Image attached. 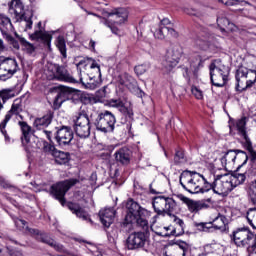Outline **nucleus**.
<instances>
[{"mask_svg": "<svg viewBox=\"0 0 256 256\" xmlns=\"http://www.w3.org/2000/svg\"><path fill=\"white\" fill-rule=\"evenodd\" d=\"M14 223L20 231H24L25 233H29L30 235H39V230L29 228V226H27V221L23 219L17 218L14 220Z\"/></svg>", "mask_w": 256, "mask_h": 256, "instance_id": "72a5a7b5", "label": "nucleus"}, {"mask_svg": "<svg viewBox=\"0 0 256 256\" xmlns=\"http://www.w3.org/2000/svg\"><path fill=\"white\" fill-rule=\"evenodd\" d=\"M98 95L99 97H101L102 99L107 97V95H109V92L107 91V86H104L103 89H100L98 91Z\"/></svg>", "mask_w": 256, "mask_h": 256, "instance_id": "69168bd1", "label": "nucleus"}, {"mask_svg": "<svg viewBox=\"0 0 256 256\" xmlns=\"http://www.w3.org/2000/svg\"><path fill=\"white\" fill-rule=\"evenodd\" d=\"M54 158L58 165H65L69 162V153L57 150L54 153Z\"/></svg>", "mask_w": 256, "mask_h": 256, "instance_id": "37998d69", "label": "nucleus"}, {"mask_svg": "<svg viewBox=\"0 0 256 256\" xmlns=\"http://www.w3.org/2000/svg\"><path fill=\"white\" fill-rule=\"evenodd\" d=\"M102 15H104V17H108V19H102V25L108 27L114 35H117L119 33V29L114 27V25H123V23H125L129 18V11L126 8H114L110 12L102 10ZM111 17H114V20L109 19Z\"/></svg>", "mask_w": 256, "mask_h": 256, "instance_id": "7ed1b4c3", "label": "nucleus"}, {"mask_svg": "<svg viewBox=\"0 0 256 256\" xmlns=\"http://www.w3.org/2000/svg\"><path fill=\"white\" fill-rule=\"evenodd\" d=\"M99 219L104 227H111L115 219V209L104 208L99 211Z\"/></svg>", "mask_w": 256, "mask_h": 256, "instance_id": "393cba45", "label": "nucleus"}, {"mask_svg": "<svg viewBox=\"0 0 256 256\" xmlns=\"http://www.w3.org/2000/svg\"><path fill=\"white\" fill-rule=\"evenodd\" d=\"M207 61V58H203L201 55H196L194 58L190 61V67H193L195 73L199 71V69H202L204 67V63Z\"/></svg>", "mask_w": 256, "mask_h": 256, "instance_id": "ea45409f", "label": "nucleus"}, {"mask_svg": "<svg viewBox=\"0 0 256 256\" xmlns=\"http://www.w3.org/2000/svg\"><path fill=\"white\" fill-rule=\"evenodd\" d=\"M236 161L235 164L238 165L237 169H241L244 165H247V162L249 161V155H247V152L243 150H236Z\"/></svg>", "mask_w": 256, "mask_h": 256, "instance_id": "58836bf2", "label": "nucleus"}, {"mask_svg": "<svg viewBox=\"0 0 256 256\" xmlns=\"http://www.w3.org/2000/svg\"><path fill=\"white\" fill-rule=\"evenodd\" d=\"M56 47L58 51H60L62 58L67 59V43L65 42V38L63 36H58L56 39Z\"/></svg>", "mask_w": 256, "mask_h": 256, "instance_id": "79ce46f5", "label": "nucleus"}, {"mask_svg": "<svg viewBox=\"0 0 256 256\" xmlns=\"http://www.w3.org/2000/svg\"><path fill=\"white\" fill-rule=\"evenodd\" d=\"M236 91H245L256 83V70L241 67L236 71Z\"/></svg>", "mask_w": 256, "mask_h": 256, "instance_id": "6e6552de", "label": "nucleus"}, {"mask_svg": "<svg viewBox=\"0 0 256 256\" xmlns=\"http://www.w3.org/2000/svg\"><path fill=\"white\" fill-rule=\"evenodd\" d=\"M205 182V176L197 172L184 171L179 178L181 187L192 195L201 193V185Z\"/></svg>", "mask_w": 256, "mask_h": 256, "instance_id": "f03ea898", "label": "nucleus"}, {"mask_svg": "<svg viewBox=\"0 0 256 256\" xmlns=\"http://www.w3.org/2000/svg\"><path fill=\"white\" fill-rule=\"evenodd\" d=\"M109 107H115L120 111L126 119H133V108L125 106L121 99H111L108 102Z\"/></svg>", "mask_w": 256, "mask_h": 256, "instance_id": "412c9836", "label": "nucleus"}, {"mask_svg": "<svg viewBox=\"0 0 256 256\" xmlns=\"http://www.w3.org/2000/svg\"><path fill=\"white\" fill-rule=\"evenodd\" d=\"M217 25L220 27L221 31H225V29H228V31H233V23L227 19V16H225V12L223 11L219 12L217 17Z\"/></svg>", "mask_w": 256, "mask_h": 256, "instance_id": "2f4dec72", "label": "nucleus"}, {"mask_svg": "<svg viewBox=\"0 0 256 256\" xmlns=\"http://www.w3.org/2000/svg\"><path fill=\"white\" fill-rule=\"evenodd\" d=\"M210 79L215 87H225L229 77V68L221 60H214L210 66Z\"/></svg>", "mask_w": 256, "mask_h": 256, "instance_id": "423d86ee", "label": "nucleus"}, {"mask_svg": "<svg viewBox=\"0 0 256 256\" xmlns=\"http://www.w3.org/2000/svg\"><path fill=\"white\" fill-rule=\"evenodd\" d=\"M21 113H23V103L21 102V100L16 99L14 100L11 109L7 112L5 118L0 123V131L2 135H4L5 139L9 140V135H7V130H5V127H7V123L11 121L12 117H16V119H20L21 121H23L25 117H23Z\"/></svg>", "mask_w": 256, "mask_h": 256, "instance_id": "ddd939ff", "label": "nucleus"}, {"mask_svg": "<svg viewBox=\"0 0 256 256\" xmlns=\"http://www.w3.org/2000/svg\"><path fill=\"white\" fill-rule=\"evenodd\" d=\"M36 235H37V240L40 241V243H45L46 245H49V247H52L56 251L61 250V246H59V244H57V242H55L53 238L49 237V235L45 233H39V232Z\"/></svg>", "mask_w": 256, "mask_h": 256, "instance_id": "473e14b6", "label": "nucleus"}, {"mask_svg": "<svg viewBox=\"0 0 256 256\" xmlns=\"http://www.w3.org/2000/svg\"><path fill=\"white\" fill-rule=\"evenodd\" d=\"M90 67V71L87 75L89 81H84L85 87L87 89H96V87H99V84L101 83V66L97 63V61L93 60L92 58H82L77 64V72L79 71L82 73L81 69H87V67Z\"/></svg>", "mask_w": 256, "mask_h": 256, "instance_id": "f257e3e1", "label": "nucleus"}, {"mask_svg": "<svg viewBox=\"0 0 256 256\" xmlns=\"http://www.w3.org/2000/svg\"><path fill=\"white\" fill-rule=\"evenodd\" d=\"M246 219L252 227V229L256 230V210H248Z\"/></svg>", "mask_w": 256, "mask_h": 256, "instance_id": "de8ad7c7", "label": "nucleus"}, {"mask_svg": "<svg viewBox=\"0 0 256 256\" xmlns=\"http://www.w3.org/2000/svg\"><path fill=\"white\" fill-rule=\"evenodd\" d=\"M41 22H38L37 27L38 29L35 30L33 34L30 35V39L33 41H42L45 45L48 47H51V39H53V36L51 34L43 31V28H41Z\"/></svg>", "mask_w": 256, "mask_h": 256, "instance_id": "aec40b11", "label": "nucleus"}, {"mask_svg": "<svg viewBox=\"0 0 256 256\" xmlns=\"http://www.w3.org/2000/svg\"><path fill=\"white\" fill-rule=\"evenodd\" d=\"M19 41L21 45H23L24 49H26L27 53H33L35 51V46L33 44L26 41L25 38L19 37Z\"/></svg>", "mask_w": 256, "mask_h": 256, "instance_id": "864d4df0", "label": "nucleus"}, {"mask_svg": "<svg viewBox=\"0 0 256 256\" xmlns=\"http://www.w3.org/2000/svg\"><path fill=\"white\" fill-rule=\"evenodd\" d=\"M124 79L125 80L121 82L122 85H125L131 93L140 94V97H143V92L139 89V86H137V80H135L133 76L125 74Z\"/></svg>", "mask_w": 256, "mask_h": 256, "instance_id": "c85d7f7f", "label": "nucleus"}, {"mask_svg": "<svg viewBox=\"0 0 256 256\" xmlns=\"http://www.w3.org/2000/svg\"><path fill=\"white\" fill-rule=\"evenodd\" d=\"M43 151L44 153H48V155H52V157H54L55 153H57L55 146L47 141L43 142Z\"/></svg>", "mask_w": 256, "mask_h": 256, "instance_id": "3c124183", "label": "nucleus"}, {"mask_svg": "<svg viewBox=\"0 0 256 256\" xmlns=\"http://www.w3.org/2000/svg\"><path fill=\"white\" fill-rule=\"evenodd\" d=\"M73 130L69 126H62L55 135V140L61 147L64 145H69L73 141Z\"/></svg>", "mask_w": 256, "mask_h": 256, "instance_id": "6ab92c4d", "label": "nucleus"}, {"mask_svg": "<svg viewBox=\"0 0 256 256\" xmlns=\"http://www.w3.org/2000/svg\"><path fill=\"white\" fill-rule=\"evenodd\" d=\"M17 71H19V64L15 58H0V81H7L8 79H11Z\"/></svg>", "mask_w": 256, "mask_h": 256, "instance_id": "4468645a", "label": "nucleus"}, {"mask_svg": "<svg viewBox=\"0 0 256 256\" xmlns=\"http://www.w3.org/2000/svg\"><path fill=\"white\" fill-rule=\"evenodd\" d=\"M181 57H183V48L179 45L171 46L170 49L167 50L165 60L162 63L164 73H171V71L179 65Z\"/></svg>", "mask_w": 256, "mask_h": 256, "instance_id": "9b49d317", "label": "nucleus"}, {"mask_svg": "<svg viewBox=\"0 0 256 256\" xmlns=\"http://www.w3.org/2000/svg\"><path fill=\"white\" fill-rule=\"evenodd\" d=\"M0 185L1 187H3L4 189H8V187H11V185L9 184V182L7 180H5V178L3 176H0Z\"/></svg>", "mask_w": 256, "mask_h": 256, "instance_id": "774afa93", "label": "nucleus"}, {"mask_svg": "<svg viewBox=\"0 0 256 256\" xmlns=\"http://www.w3.org/2000/svg\"><path fill=\"white\" fill-rule=\"evenodd\" d=\"M151 69V64L150 63H144L140 64L138 66H135L134 71L137 75H143L147 73Z\"/></svg>", "mask_w": 256, "mask_h": 256, "instance_id": "09e8293b", "label": "nucleus"}, {"mask_svg": "<svg viewBox=\"0 0 256 256\" xmlns=\"http://www.w3.org/2000/svg\"><path fill=\"white\" fill-rule=\"evenodd\" d=\"M151 217V212L147 209L140 206V209L138 210V213L136 214V219H147Z\"/></svg>", "mask_w": 256, "mask_h": 256, "instance_id": "13d9d810", "label": "nucleus"}, {"mask_svg": "<svg viewBox=\"0 0 256 256\" xmlns=\"http://www.w3.org/2000/svg\"><path fill=\"white\" fill-rule=\"evenodd\" d=\"M165 35H167V27L159 26V29L154 32L155 39L163 40Z\"/></svg>", "mask_w": 256, "mask_h": 256, "instance_id": "6e6d98bb", "label": "nucleus"}, {"mask_svg": "<svg viewBox=\"0 0 256 256\" xmlns=\"http://www.w3.org/2000/svg\"><path fill=\"white\" fill-rule=\"evenodd\" d=\"M192 95L196 97V99H203V92L197 88V87H192Z\"/></svg>", "mask_w": 256, "mask_h": 256, "instance_id": "e2e57ef3", "label": "nucleus"}, {"mask_svg": "<svg viewBox=\"0 0 256 256\" xmlns=\"http://www.w3.org/2000/svg\"><path fill=\"white\" fill-rule=\"evenodd\" d=\"M11 27H13L11 18L3 13H0V29H11Z\"/></svg>", "mask_w": 256, "mask_h": 256, "instance_id": "a18cd8bd", "label": "nucleus"}, {"mask_svg": "<svg viewBox=\"0 0 256 256\" xmlns=\"http://www.w3.org/2000/svg\"><path fill=\"white\" fill-rule=\"evenodd\" d=\"M133 152L127 147L120 148L114 153L116 163L120 165H129Z\"/></svg>", "mask_w": 256, "mask_h": 256, "instance_id": "4be33fe9", "label": "nucleus"}, {"mask_svg": "<svg viewBox=\"0 0 256 256\" xmlns=\"http://www.w3.org/2000/svg\"><path fill=\"white\" fill-rule=\"evenodd\" d=\"M219 3H223L226 7H233V5H239V0H218Z\"/></svg>", "mask_w": 256, "mask_h": 256, "instance_id": "680f3d73", "label": "nucleus"}, {"mask_svg": "<svg viewBox=\"0 0 256 256\" xmlns=\"http://www.w3.org/2000/svg\"><path fill=\"white\" fill-rule=\"evenodd\" d=\"M73 129L80 139H87L91 135V122L85 111L79 112L73 119Z\"/></svg>", "mask_w": 256, "mask_h": 256, "instance_id": "1a4fd4ad", "label": "nucleus"}, {"mask_svg": "<svg viewBox=\"0 0 256 256\" xmlns=\"http://www.w3.org/2000/svg\"><path fill=\"white\" fill-rule=\"evenodd\" d=\"M152 207L157 215L171 216L174 211H177V201L172 197L156 196L152 201Z\"/></svg>", "mask_w": 256, "mask_h": 256, "instance_id": "0eeeda50", "label": "nucleus"}, {"mask_svg": "<svg viewBox=\"0 0 256 256\" xmlns=\"http://www.w3.org/2000/svg\"><path fill=\"white\" fill-rule=\"evenodd\" d=\"M246 125H247V121L245 120V118H241L236 122L238 134L240 135V137L244 139V143H247V141H251V139L247 135Z\"/></svg>", "mask_w": 256, "mask_h": 256, "instance_id": "f704fd0d", "label": "nucleus"}, {"mask_svg": "<svg viewBox=\"0 0 256 256\" xmlns=\"http://www.w3.org/2000/svg\"><path fill=\"white\" fill-rule=\"evenodd\" d=\"M194 225L198 231H210V229H213L212 222H196Z\"/></svg>", "mask_w": 256, "mask_h": 256, "instance_id": "8fccbe9b", "label": "nucleus"}, {"mask_svg": "<svg viewBox=\"0 0 256 256\" xmlns=\"http://www.w3.org/2000/svg\"><path fill=\"white\" fill-rule=\"evenodd\" d=\"M25 145L27 151H35V149H41V141L35 136H30L28 141L22 142Z\"/></svg>", "mask_w": 256, "mask_h": 256, "instance_id": "4c0bfd02", "label": "nucleus"}, {"mask_svg": "<svg viewBox=\"0 0 256 256\" xmlns=\"http://www.w3.org/2000/svg\"><path fill=\"white\" fill-rule=\"evenodd\" d=\"M215 41V35L209 32H201L194 40V47L199 51H209L211 49V43Z\"/></svg>", "mask_w": 256, "mask_h": 256, "instance_id": "a211bd4d", "label": "nucleus"}, {"mask_svg": "<svg viewBox=\"0 0 256 256\" xmlns=\"http://www.w3.org/2000/svg\"><path fill=\"white\" fill-rule=\"evenodd\" d=\"M115 123H117L115 115L110 111L105 110L98 115L94 125L97 131H101V133H113V131H115Z\"/></svg>", "mask_w": 256, "mask_h": 256, "instance_id": "f8f14e48", "label": "nucleus"}, {"mask_svg": "<svg viewBox=\"0 0 256 256\" xmlns=\"http://www.w3.org/2000/svg\"><path fill=\"white\" fill-rule=\"evenodd\" d=\"M135 221L138 227H141V229H144V231L149 229V221H147V218H136Z\"/></svg>", "mask_w": 256, "mask_h": 256, "instance_id": "bf43d9fd", "label": "nucleus"}, {"mask_svg": "<svg viewBox=\"0 0 256 256\" xmlns=\"http://www.w3.org/2000/svg\"><path fill=\"white\" fill-rule=\"evenodd\" d=\"M211 223L212 229L224 232L227 231V223H229V220H227V217L224 215L219 214Z\"/></svg>", "mask_w": 256, "mask_h": 256, "instance_id": "7c9ffc66", "label": "nucleus"}, {"mask_svg": "<svg viewBox=\"0 0 256 256\" xmlns=\"http://www.w3.org/2000/svg\"><path fill=\"white\" fill-rule=\"evenodd\" d=\"M233 191V184L231 183V175H217L214 179V193L216 195H229Z\"/></svg>", "mask_w": 256, "mask_h": 256, "instance_id": "dca6fc26", "label": "nucleus"}, {"mask_svg": "<svg viewBox=\"0 0 256 256\" xmlns=\"http://www.w3.org/2000/svg\"><path fill=\"white\" fill-rule=\"evenodd\" d=\"M78 182L79 180L75 178L58 182L51 186L50 195L59 201L61 205H65V195H67V191H69L71 187L77 185Z\"/></svg>", "mask_w": 256, "mask_h": 256, "instance_id": "9d476101", "label": "nucleus"}, {"mask_svg": "<svg viewBox=\"0 0 256 256\" xmlns=\"http://www.w3.org/2000/svg\"><path fill=\"white\" fill-rule=\"evenodd\" d=\"M48 71L49 73H52L50 79H56L57 81H65V83H82V85H85V80L83 78V74L81 73V71L78 72V76H71V74H69V71H67V68H65V66L53 63L48 65Z\"/></svg>", "mask_w": 256, "mask_h": 256, "instance_id": "20e7f679", "label": "nucleus"}, {"mask_svg": "<svg viewBox=\"0 0 256 256\" xmlns=\"http://www.w3.org/2000/svg\"><path fill=\"white\" fill-rule=\"evenodd\" d=\"M167 25H170L171 27H173V23H171V20H169L168 18H164L161 20L160 22V27H168Z\"/></svg>", "mask_w": 256, "mask_h": 256, "instance_id": "338daca9", "label": "nucleus"}, {"mask_svg": "<svg viewBox=\"0 0 256 256\" xmlns=\"http://www.w3.org/2000/svg\"><path fill=\"white\" fill-rule=\"evenodd\" d=\"M247 193L248 201L253 205V207L249 208L248 211H256V179L251 182Z\"/></svg>", "mask_w": 256, "mask_h": 256, "instance_id": "c9c22d12", "label": "nucleus"}, {"mask_svg": "<svg viewBox=\"0 0 256 256\" xmlns=\"http://www.w3.org/2000/svg\"><path fill=\"white\" fill-rule=\"evenodd\" d=\"M68 209L73 213V215H76L78 219H82V221H89V223H93V221L89 217V213H87V211H85V208L81 207V205H79L78 203H68Z\"/></svg>", "mask_w": 256, "mask_h": 256, "instance_id": "b1692460", "label": "nucleus"}, {"mask_svg": "<svg viewBox=\"0 0 256 256\" xmlns=\"http://www.w3.org/2000/svg\"><path fill=\"white\" fill-rule=\"evenodd\" d=\"M230 237L236 247L245 248L251 245V242L255 239V234L248 227H242L234 230Z\"/></svg>", "mask_w": 256, "mask_h": 256, "instance_id": "2eb2a0df", "label": "nucleus"}, {"mask_svg": "<svg viewBox=\"0 0 256 256\" xmlns=\"http://www.w3.org/2000/svg\"><path fill=\"white\" fill-rule=\"evenodd\" d=\"M126 207L128 209V213L126 215V221L127 223H133V221L137 219V214L139 213L141 206L139 205V203L133 200H129L126 204Z\"/></svg>", "mask_w": 256, "mask_h": 256, "instance_id": "bb28decb", "label": "nucleus"}, {"mask_svg": "<svg viewBox=\"0 0 256 256\" xmlns=\"http://www.w3.org/2000/svg\"><path fill=\"white\" fill-rule=\"evenodd\" d=\"M7 42L10 43L14 49H19V42L11 35H6Z\"/></svg>", "mask_w": 256, "mask_h": 256, "instance_id": "052dcab7", "label": "nucleus"}, {"mask_svg": "<svg viewBox=\"0 0 256 256\" xmlns=\"http://www.w3.org/2000/svg\"><path fill=\"white\" fill-rule=\"evenodd\" d=\"M214 185H215V181L213 183H209L207 181V179L204 178V182L203 185H201V191L200 193H207V191H214Z\"/></svg>", "mask_w": 256, "mask_h": 256, "instance_id": "4d7b16f0", "label": "nucleus"}, {"mask_svg": "<svg viewBox=\"0 0 256 256\" xmlns=\"http://www.w3.org/2000/svg\"><path fill=\"white\" fill-rule=\"evenodd\" d=\"M243 146L246 148V150L250 153V161L251 163L256 164V151L253 150V143L251 140L244 142Z\"/></svg>", "mask_w": 256, "mask_h": 256, "instance_id": "49530a36", "label": "nucleus"}, {"mask_svg": "<svg viewBox=\"0 0 256 256\" xmlns=\"http://www.w3.org/2000/svg\"><path fill=\"white\" fill-rule=\"evenodd\" d=\"M174 222L178 227L173 228L170 233L156 232V235L159 237H180V235H183L185 222H183V220L180 218H175Z\"/></svg>", "mask_w": 256, "mask_h": 256, "instance_id": "a878e982", "label": "nucleus"}, {"mask_svg": "<svg viewBox=\"0 0 256 256\" xmlns=\"http://www.w3.org/2000/svg\"><path fill=\"white\" fill-rule=\"evenodd\" d=\"M8 7L10 15H14L17 22L24 21L26 29H33V12L25 11V5L21 0H11Z\"/></svg>", "mask_w": 256, "mask_h": 256, "instance_id": "39448f33", "label": "nucleus"}, {"mask_svg": "<svg viewBox=\"0 0 256 256\" xmlns=\"http://www.w3.org/2000/svg\"><path fill=\"white\" fill-rule=\"evenodd\" d=\"M6 253H9L10 256H23V253L19 250H9L6 248Z\"/></svg>", "mask_w": 256, "mask_h": 256, "instance_id": "0e129e2a", "label": "nucleus"}, {"mask_svg": "<svg viewBox=\"0 0 256 256\" xmlns=\"http://www.w3.org/2000/svg\"><path fill=\"white\" fill-rule=\"evenodd\" d=\"M145 243H147V235H145L144 232L131 233L126 240L127 248L130 251L143 249V247H145Z\"/></svg>", "mask_w": 256, "mask_h": 256, "instance_id": "f3484780", "label": "nucleus"}, {"mask_svg": "<svg viewBox=\"0 0 256 256\" xmlns=\"http://www.w3.org/2000/svg\"><path fill=\"white\" fill-rule=\"evenodd\" d=\"M53 121V112L48 111L44 116L36 118L34 120L33 126L35 129L41 130L45 129V127H48L51 125V122Z\"/></svg>", "mask_w": 256, "mask_h": 256, "instance_id": "cd10ccee", "label": "nucleus"}, {"mask_svg": "<svg viewBox=\"0 0 256 256\" xmlns=\"http://www.w3.org/2000/svg\"><path fill=\"white\" fill-rule=\"evenodd\" d=\"M13 97H15V93H13V90L11 89L0 91V103H3V105H5L9 99H13Z\"/></svg>", "mask_w": 256, "mask_h": 256, "instance_id": "c03bdc74", "label": "nucleus"}, {"mask_svg": "<svg viewBox=\"0 0 256 256\" xmlns=\"http://www.w3.org/2000/svg\"><path fill=\"white\" fill-rule=\"evenodd\" d=\"M176 197L180 201H183L185 203V205H187L190 213H199V211H201V209H203L205 207V204H203L199 201H195L190 198H187V196H185L183 194H178Z\"/></svg>", "mask_w": 256, "mask_h": 256, "instance_id": "5701e85b", "label": "nucleus"}, {"mask_svg": "<svg viewBox=\"0 0 256 256\" xmlns=\"http://www.w3.org/2000/svg\"><path fill=\"white\" fill-rule=\"evenodd\" d=\"M185 152L183 150H177L174 156V163L180 165V163H185Z\"/></svg>", "mask_w": 256, "mask_h": 256, "instance_id": "603ef678", "label": "nucleus"}, {"mask_svg": "<svg viewBox=\"0 0 256 256\" xmlns=\"http://www.w3.org/2000/svg\"><path fill=\"white\" fill-rule=\"evenodd\" d=\"M219 249H221V244H208L204 247V251L205 253L209 254V253H217V251H219Z\"/></svg>", "mask_w": 256, "mask_h": 256, "instance_id": "5fc2aeb1", "label": "nucleus"}, {"mask_svg": "<svg viewBox=\"0 0 256 256\" xmlns=\"http://www.w3.org/2000/svg\"><path fill=\"white\" fill-rule=\"evenodd\" d=\"M237 159V150H228L225 155L221 158L222 165H235Z\"/></svg>", "mask_w": 256, "mask_h": 256, "instance_id": "e433bc0d", "label": "nucleus"}, {"mask_svg": "<svg viewBox=\"0 0 256 256\" xmlns=\"http://www.w3.org/2000/svg\"><path fill=\"white\" fill-rule=\"evenodd\" d=\"M18 125L22 133V137H21L22 143H25V141H29V137H31L33 133H35L33 128L23 120H18Z\"/></svg>", "mask_w": 256, "mask_h": 256, "instance_id": "c756f323", "label": "nucleus"}, {"mask_svg": "<svg viewBox=\"0 0 256 256\" xmlns=\"http://www.w3.org/2000/svg\"><path fill=\"white\" fill-rule=\"evenodd\" d=\"M246 179H247V176H245V173H235L232 176L230 175L232 188L235 189V187L239 185H243Z\"/></svg>", "mask_w": 256, "mask_h": 256, "instance_id": "a19ab883", "label": "nucleus"}]
</instances>
